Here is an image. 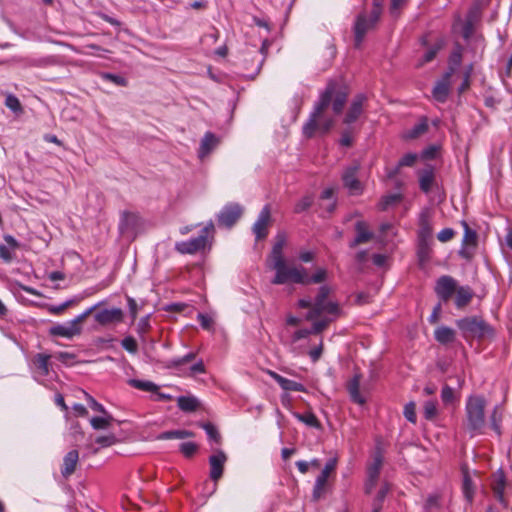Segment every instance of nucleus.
<instances>
[{
  "label": "nucleus",
  "mask_w": 512,
  "mask_h": 512,
  "mask_svg": "<svg viewBox=\"0 0 512 512\" xmlns=\"http://www.w3.org/2000/svg\"><path fill=\"white\" fill-rule=\"evenodd\" d=\"M329 293L330 288L326 285H323L319 288V292L314 302L309 297L302 298L298 301V307L311 308L306 314L307 320H314L322 314H328L332 316L325 317L319 321H315L311 328L312 334H317L323 331L331 321H333L341 314L339 305L334 301L328 300Z\"/></svg>",
  "instance_id": "obj_1"
},
{
  "label": "nucleus",
  "mask_w": 512,
  "mask_h": 512,
  "mask_svg": "<svg viewBox=\"0 0 512 512\" xmlns=\"http://www.w3.org/2000/svg\"><path fill=\"white\" fill-rule=\"evenodd\" d=\"M347 100V93L344 90H337L334 82H329L325 90L320 94L319 100L315 103L309 119L303 126V133L306 137H311L316 129L317 118L332 103V109L335 114H340Z\"/></svg>",
  "instance_id": "obj_2"
},
{
  "label": "nucleus",
  "mask_w": 512,
  "mask_h": 512,
  "mask_svg": "<svg viewBox=\"0 0 512 512\" xmlns=\"http://www.w3.org/2000/svg\"><path fill=\"white\" fill-rule=\"evenodd\" d=\"M485 399L482 396L468 397L465 405L467 426L471 435L482 432L485 426Z\"/></svg>",
  "instance_id": "obj_3"
},
{
  "label": "nucleus",
  "mask_w": 512,
  "mask_h": 512,
  "mask_svg": "<svg viewBox=\"0 0 512 512\" xmlns=\"http://www.w3.org/2000/svg\"><path fill=\"white\" fill-rule=\"evenodd\" d=\"M214 224L209 221L201 230L199 236L175 243V250L181 254H195L210 246L209 238L213 239Z\"/></svg>",
  "instance_id": "obj_4"
},
{
  "label": "nucleus",
  "mask_w": 512,
  "mask_h": 512,
  "mask_svg": "<svg viewBox=\"0 0 512 512\" xmlns=\"http://www.w3.org/2000/svg\"><path fill=\"white\" fill-rule=\"evenodd\" d=\"M271 267L275 270L276 274L272 280L273 284H285L288 282L306 284L308 281V274L306 269L302 266H287L285 262L279 263L277 265H271Z\"/></svg>",
  "instance_id": "obj_5"
},
{
  "label": "nucleus",
  "mask_w": 512,
  "mask_h": 512,
  "mask_svg": "<svg viewBox=\"0 0 512 512\" xmlns=\"http://www.w3.org/2000/svg\"><path fill=\"white\" fill-rule=\"evenodd\" d=\"M457 327L461 330L463 337L482 338L493 333L492 328L477 316L464 317L456 321Z\"/></svg>",
  "instance_id": "obj_6"
},
{
  "label": "nucleus",
  "mask_w": 512,
  "mask_h": 512,
  "mask_svg": "<svg viewBox=\"0 0 512 512\" xmlns=\"http://www.w3.org/2000/svg\"><path fill=\"white\" fill-rule=\"evenodd\" d=\"M383 0H379V2L375 3V7L371 12L369 18L365 15H359L355 22L354 32H355V46L359 47L364 39L365 34L368 30L373 28L380 17L381 13V3Z\"/></svg>",
  "instance_id": "obj_7"
},
{
  "label": "nucleus",
  "mask_w": 512,
  "mask_h": 512,
  "mask_svg": "<svg viewBox=\"0 0 512 512\" xmlns=\"http://www.w3.org/2000/svg\"><path fill=\"white\" fill-rule=\"evenodd\" d=\"M243 214V207L238 203L226 204L217 214L218 225L227 229L232 228Z\"/></svg>",
  "instance_id": "obj_8"
},
{
  "label": "nucleus",
  "mask_w": 512,
  "mask_h": 512,
  "mask_svg": "<svg viewBox=\"0 0 512 512\" xmlns=\"http://www.w3.org/2000/svg\"><path fill=\"white\" fill-rule=\"evenodd\" d=\"M359 165L347 167L342 174L344 187L350 195H360L363 192V185L357 177Z\"/></svg>",
  "instance_id": "obj_9"
},
{
  "label": "nucleus",
  "mask_w": 512,
  "mask_h": 512,
  "mask_svg": "<svg viewBox=\"0 0 512 512\" xmlns=\"http://www.w3.org/2000/svg\"><path fill=\"white\" fill-rule=\"evenodd\" d=\"M457 281L449 276L439 277L435 284V293L443 302H447L457 290Z\"/></svg>",
  "instance_id": "obj_10"
},
{
  "label": "nucleus",
  "mask_w": 512,
  "mask_h": 512,
  "mask_svg": "<svg viewBox=\"0 0 512 512\" xmlns=\"http://www.w3.org/2000/svg\"><path fill=\"white\" fill-rule=\"evenodd\" d=\"M123 316V310L121 308H104L94 313V320L101 326H107L122 322Z\"/></svg>",
  "instance_id": "obj_11"
},
{
  "label": "nucleus",
  "mask_w": 512,
  "mask_h": 512,
  "mask_svg": "<svg viewBox=\"0 0 512 512\" xmlns=\"http://www.w3.org/2000/svg\"><path fill=\"white\" fill-rule=\"evenodd\" d=\"M337 458L329 459L321 473L315 480L314 489H313V498L318 500L324 492L325 485L327 483L329 474L336 468Z\"/></svg>",
  "instance_id": "obj_12"
},
{
  "label": "nucleus",
  "mask_w": 512,
  "mask_h": 512,
  "mask_svg": "<svg viewBox=\"0 0 512 512\" xmlns=\"http://www.w3.org/2000/svg\"><path fill=\"white\" fill-rule=\"evenodd\" d=\"M227 462V455L222 450H217L209 457L210 473L209 476L215 484L222 477L224 466Z\"/></svg>",
  "instance_id": "obj_13"
},
{
  "label": "nucleus",
  "mask_w": 512,
  "mask_h": 512,
  "mask_svg": "<svg viewBox=\"0 0 512 512\" xmlns=\"http://www.w3.org/2000/svg\"><path fill=\"white\" fill-rule=\"evenodd\" d=\"M271 220V212L268 205L264 206L253 224L252 231L256 240L264 239L268 235V227Z\"/></svg>",
  "instance_id": "obj_14"
},
{
  "label": "nucleus",
  "mask_w": 512,
  "mask_h": 512,
  "mask_svg": "<svg viewBox=\"0 0 512 512\" xmlns=\"http://www.w3.org/2000/svg\"><path fill=\"white\" fill-rule=\"evenodd\" d=\"M140 224V217L133 212H123L119 221V231L121 235L132 236Z\"/></svg>",
  "instance_id": "obj_15"
},
{
  "label": "nucleus",
  "mask_w": 512,
  "mask_h": 512,
  "mask_svg": "<svg viewBox=\"0 0 512 512\" xmlns=\"http://www.w3.org/2000/svg\"><path fill=\"white\" fill-rule=\"evenodd\" d=\"M81 332L82 326H76L72 320L62 324H56L49 329L50 335L67 339H71L74 336L80 335Z\"/></svg>",
  "instance_id": "obj_16"
},
{
  "label": "nucleus",
  "mask_w": 512,
  "mask_h": 512,
  "mask_svg": "<svg viewBox=\"0 0 512 512\" xmlns=\"http://www.w3.org/2000/svg\"><path fill=\"white\" fill-rule=\"evenodd\" d=\"M382 467V456L377 454L374 457L373 463H371L367 469V481L365 484V489L367 493H370L372 489L375 487L380 470Z\"/></svg>",
  "instance_id": "obj_17"
},
{
  "label": "nucleus",
  "mask_w": 512,
  "mask_h": 512,
  "mask_svg": "<svg viewBox=\"0 0 512 512\" xmlns=\"http://www.w3.org/2000/svg\"><path fill=\"white\" fill-rule=\"evenodd\" d=\"M287 236L285 232H278L275 236V242L270 253L272 265L284 262L283 248L286 245Z\"/></svg>",
  "instance_id": "obj_18"
},
{
  "label": "nucleus",
  "mask_w": 512,
  "mask_h": 512,
  "mask_svg": "<svg viewBox=\"0 0 512 512\" xmlns=\"http://www.w3.org/2000/svg\"><path fill=\"white\" fill-rule=\"evenodd\" d=\"M365 100L366 97L364 94H358L355 96L344 119L346 124H351L359 118V116L362 114Z\"/></svg>",
  "instance_id": "obj_19"
},
{
  "label": "nucleus",
  "mask_w": 512,
  "mask_h": 512,
  "mask_svg": "<svg viewBox=\"0 0 512 512\" xmlns=\"http://www.w3.org/2000/svg\"><path fill=\"white\" fill-rule=\"evenodd\" d=\"M219 144V138L212 132H206L201 140L198 156L201 160L207 157Z\"/></svg>",
  "instance_id": "obj_20"
},
{
  "label": "nucleus",
  "mask_w": 512,
  "mask_h": 512,
  "mask_svg": "<svg viewBox=\"0 0 512 512\" xmlns=\"http://www.w3.org/2000/svg\"><path fill=\"white\" fill-rule=\"evenodd\" d=\"M268 375L274 379L280 387L285 391H297V392H306V388L303 384L287 379L278 373L269 370Z\"/></svg>",
  "instance_id": "obj_21"
},
{
  "label": "nucleus",
  "mask_w": 512,
  "mask_h": 512,
  "mask_svg": "<svg viewBox=\"0 0 512 512\" xmlns=\"http://www.w3.org/2000/svg\"><path fill=\"white\" fill-rule=\"evenodd\" d=\"M50 355L39 353L34 357V363L36 365V380L44 384V377L49 374V360Z\"/></svg>",
  "instance_id": "obj_22"
},
{
  "label": "nucleus",
  "mask_w": 512,
  "mask_h": 512,
  "mask_svg": "<svg viewBox=\"0 0 512 512\" xmlns=\"http://www.w3.org/2000/svg\"><path fill=\"white\" fill-rule=\"evenodd\" d=\"M78 461L79 453L77 450H71L64 456L61 470V474L64 478H68L74 473Z\"/></svg>",
  "instance_id": "obj_23"
},
{
  "label": "nucleus",
  "mask_w": 512,
  "mask_h": 512,
  "mask_svg": "<svg viewBox=\"0 0 512 512\" xmlns=\"http://www.w3.org/2000/svg\"><path fill=\"white\" fill-rule=\"evenodd\" d=\"M492 489L495 497L502 504H505L504 490H505V475L502 470H498L493 479Z\"/></svg>",
  "instance_id": "obj_24"
},
{
  "label": "nucleus",
  "mask_w": 512,
  "mask_h": 512,
  "mask_svg": "<svg viewBox=\"0 0 512 512\" xmlns=\"http://www.w3.org/2000/svg\"><path fill=\"white\" fill-rule=\"evenodd\" d=\"M455 293V305L458 309L467 306L473 298V291L469 286H460Z\"/></svg>",
  "instance_id": "obj_25"
},
{
  "label": "nucleus",
  "mask_w": 512,
  "mask_h": 512,
  "mask_svg": "<svg viewBox=\"0 0 512 512\" xmlns=\"http://www.w3.org/2000/svg\"><path fill=\"white\" fill-rule=\"evenodd\" d=\"M448 76L446 75L445 79L437 82L432 90L433 98L439 103H444L449 95Z\"/></svg>",
  "instance_id": "obj_26"
},
{
  "label": "nucleus",
  "mask_w": 512,
  "mask_h": 512,
  "mask_svg": "<svg viewBox=\"0 0 512 512\" xmlns=\"http://www.w3.org/2000/svg\"><path fill=\"white\" fill-rule=\"evenodd\" d=\"M357 235L353 242L350 244L351 247H355L358 244L368 242L373 234L368 230L367 224L364 221H358L355 225Z\"/></svg>",
  "instance_id": "obj_27"
},
{
  "label": "nucleus",
  "mask_w": 512,
  "mask_h": 512,
  "mask_svg": "<svg viewBox=\"0 0 512 512\" xmlns=\"http://www.w3.org/2000/svg\"><path fill=\"white\" fill-rule=\"evenodd\" d=\"M434 178H435V175H434V170L432 167H428V168L422 170L420 172V176H419L420 189L423 192L428 193L432 188Z\"/></svg>",
  "instance_id": "obj_28"
},
{
  "label": "nucleus",
  "mask_w": 512,
  "mask_h": 512,
  "mask_svg": "<svg viewBox=\"0 0 512 512\" xmlns=\"http://www.w3.org/2000/svg\"><path fill=\"white\" fill-rule=\"evenodd\" d=\"M334 188H326L321 194V207L328 213H332L336 207V198Z\"/></svg>",
  "instance_id": "obj_29"
},
{
  "label": "nucleus",
  "mask_w": 512,
  "mask_h": 512,
  "mask_svg": "<svg viewBox=\"0 0 512 512\" xmlns=\"http://www.w3.org/2000/svg\"><path fill=\"white\" fill-rule=\"evenodd\" d=\"M435 339L441 344H449L455 340V331L447 326H440L434 332Z\"/></svg>",
  "instance_id": "obj_30"
},
{
  "label": "nucleus",
  "mask_w": 512,
  "mask_h": 512,
  "mask_svg": "<svg viewBox=\"0 0 512 512\" xmlns=\"http://www.w3.org/2000/svg\"><path fill=\"white\" fill-rule=\"evenodd\" d=\"M177 405L184 412H193L199 407V400L195 396H179Z\"/></svg>",
  "instance_id": "obj_31"
},
{
  "label": "nucleus",
  "mask_w": 512,
  "mask_h": 512,
  "mask_svg": "<svg viewBox=\"0 0 512 512\" xmlns=\"http://www.w3.org/2000/svg\"><path fill=\"white\" fill-rule=\"evenodd\" d=\"M359 387L360 377L358 375H355L348 384V391L352 401L362 405L365 403V399L361 396L359 392Z\"/></svg>",
  "instance_id": "obj_32"
},
{
  "label": "nucleus",
  "mask_w": 512,
  "mask_h": 512,
  "mask_svg": "<svg viewBox=\"0 0 512 512\" xmlns=\"http://www.w3.org/2000/svg\"><path fill=\"white\" fill-rule=\"evenodd\" d=\"M417 160V154L416 153H407L405 154L398 162L397 166L389 170L387 172V176L389 178L395 177V175L398 173L399 169L404 166H412Z\"/></svg>",
  "instance_id": "obj_33"
},
{
  "label": "nucleus",
  "mask_w": 512,
  "mask_h": 512,
  "mask_svg": "<svg viewBox=\"0 0 512 512\" xmlns=\"http://www.w3.org/2000/svg\"><path fill=\"white\" fill-rule=\"evenodd\" d=\"M194 437V433L189 430H171L162 432L157 436L159 440H168V439H185Z\"/></svg>",
  "instance_id": "obj_34"
},
{
  "label": "nucleus",
  "mask_w": 512,
  "mask_h": 512,
  "mask_svg": "<svg viewBox=\"0 0 512 512\" xmlns=\"http://www.w3.org/2000/svg\"><path fill=\"white\" fill-rule=\"evenodd\" d=\"M128 383L133 388L147 392H157L159 389L157 384L148 380L130 379Z\"/></svg>",
  "instance_id": "obj_35"
},
{
  "label": "nucleus",
  "mask_w": 512,
  "mask_h": 512,
  "mask_svg": "<svg viewBox=\"0 0 512 512\" xmlns=\"http://www.w3.org/2000/svg\"><path fill=\"white\" fill-rule=\"evenodd\" d=\"M427 129H428L427 121L425 119L421 120L419 123L414 125L413 128H411L410 130L405 132L404 137L406 139H414V138L420 136L421 134H423L424 132H426Z\"/></svg>",
  "instance_id": "obj_36"
},
{
  "label": "nucleus",
  "mask_w": 512,
  "mask_h": 512,
  "mask_svg": "<svg viewBox=\"0 0 512 512\" xmlns=\"http://www.w3.org/2000/svg\"><path fill=\"white\" fill-rule=\"evenodd\" d=\"M104 417H92L90 419V424L93 429L100 430L106 429L110 426L111 421L113 420L112 416L107 414H103Z\"/></svg>",
  "instance_id": "obj_37"
},
{
  "label": "nucleus",
  "mask_w": 512,
  "mask_h": 512,
  "mask_svg": "<svg viewBox=\"0 0 512 512\" xmlns=\"http://www.w3.org/2000/svg\"><path fill=\"white\" fill-rule=\"evenodd\" d=\"M463 495L466 500L471 503L474 496V487L471 478L468 474H464L463 477V485H462Z\"/></svg>",
  "instance_id": "obj_38"
},
{
  "label": "nucleus",
  "mask_w": 512,
  "mask_h": 512,
  "mask_svg": "<svg viewBox=\"0 0 512 512\" xmlns=\"http://www.w3.org/2000/svg\"><path fill=\"white\" fill-rule=\"evenodd\" d=\"M501 421L502 414L498 406L494 407L492 414L490 416V422L492 429L496 432L497 435L501 434Z\"/></svg>",
  "instance_id": "obj_39"
},
{
  "label": "nucleus",
  "mask_w": 512,
  "mask_h": 512,
  "mask_svg": "<svg viewBox=\"0 0 512 512\" xmlns=\"http://www.w3.org/2000/svg\"><path fill=\"white\" fill-rule=\"evenodd\" d=\"M401 199H402V196L399 193L386 195L381 199V201L379 203V207L381 210H386L390 206H392L396 203H399L401 201Z\"/></svg>",
  "instance_id": "obj_40"
},
{
  "label": "nucleus",
  "mask_w": 512,
  "mask_h": 512,
  "mask_svg": "<svg viewBox=\"0 0 512 512\" xmlns=\"http://www.w3.org/2000/svg\"><path fill=\"white\" fill-rule=\"evenodd\" d=\"M5 106L9 108L14 113H21L22 112V106L19 101V99L13 95L8 94L5 98Z\"/></svg>",
  "instance_id": "obj_41"
},
{
  "label": "nucleus",
  "mask_w": 512,
  "mask_h": 512,
  "mask_svg": "<svg viewBox=\"0 0 512 512\" xmlns=\"http://www.w3.org/2000/svg\"><path fill=\"white\" fill-rule=\"evenodd\" d=\"M294 416L301 422L305 423L310 427H319V421L313 413H295Z\"/></svg>",
  "instance_id": "obj_42"
},
{
  "label": "nucleus",
  "mask_w": 512,
  "mask_h": 512,
  "mask_svg": "<svg viewBox=\"0 0 512 512\" xmlns=\"http://www.w3.org/2000/svg\"><path fill=\"white\" fill-rule=\"evenodd\" d=\"M437 412H438V410H437L436 401L429 400L424 403L423 413H424L425 419H427V420L434 419L437 415Z\"/></svg>",
  "instance_id": "obj_43"
},
{
  "label": "nucleus",
  "mask_w": 512,
  "mask_h": 512,
  "mask_svg": "<svg viewBox=\"0 0 512 512\" xmlns=\"http://www.w3.org/2000/svg\"><path fill=\"white\" fill-rule=\"evenodd\" d=\"M403 415L407 419V421L413 424L416 423V404L414 401H410L404 406Z\"/></svg>",
  "instance_id": "obj_44"
},
{
  "label": "nucleus",
  "mask_w": 512,
  "mask_h": 512,
  "mask_svg": "<svg viewBox=\"0 0 512 512\" xmlns=\"http://www.w3.org/2000/svg\"><path fill=\"white\" fill-rule=\"evenodd\" d=\"M200 426L205 430L210 440L215 441L217 443L220 442V434L214 425H212L211 423H203Z\"/></svg>",
  "instance_id": "obj_45"
},
{
  "label": "nucleus",
  "mask_w": 512,
  "mask_h": 512,
  "mask_svg": "<svg viewBox=\"0 0 512 512\" xmlns=\"http://www.w3.org/2000/svg\"><path fill=\"white\" fill-rule=\"evenodd\" d=\"M83 394H84V397H85V400L87 401L88 405L90 406V408L96 412H99L101 414H107V410L105 409V407L97 402L90 394H88L87 392L83 391Z\"/></svg>",
  "instance_id": "obj_46"
},
{
  "label": "nucleus",
  "mask_w": 512,
  "mask_h": 512,
  "mask_svg": "<svg viewBox=\"0 0 512 512\" xmlns=\"http://www.w3.org/2000/svg\"><path fill=\"white\" fill-rule=\"evenodd\" d=\"M102 302L96 303L95 305L87 308L85 311H83L81 314L77 315L72 321L76 326H81V323L92 313L94 312Z\"/></svg>",
  "instance_id": "obj_47"
},
{
  "label": "nucleus",
  "mask_w": 512,
  "mask_h": 512,
  "mask_svg": "<svg viewBox=\"0 0 512 512\" xmlns=\"http://www.w3.org/2000/svg\"><path fill=\"white\" fill-rule=\"evenodd\" d=\"M313 203V198L311 196H304L301 198L294 207V211L296 213H301L307 210Z\"/></svg>",
  "instance_id": "obj_48"
},
{
  "label": "nucleus",
  "mask_w": 512,
  "mask_h": 512,
  "mask_svg": "<svg viewBox=\"0 0 512 512\" xmlns=\"http://www.w3.org/2000/svg\"><path fill=\"white\" fill-rule=\"evenodd\" d=\"M55 357L65 365H73L76 363V356L69 352H58Z\"/></svg>",
  "instance_id": "obj_49"
},
{
  "label": "nucleus",
  "mask_w": 512,
  "mask_h": 512,
  "mask_svg": "<svg viewBox=\"0 0 512 512\" xmlns=\"http://www.w3.org/2000/svg\"><path fill=\"white\" fill-rule=\"evenodd\" d=\"M179 449L184 456L191 457L197 451L198 446L194 442H184Z\"/></svg>",
  "instance_id": "obj_50"
},
{
  "label": "nucleus",
  "mask_w": 512,
  "mask_h": 512,
  "mask_svg": "<svg viewBox=\"0 0 512 512\" xmlns=\"http://www.w3.org/2000/svg\"><path fill=\"white\" fill-rule=\"evenodd\" d=\"M96 443L99 444L101 448L110 447L116 443V437L113 434L99 436L96 438Z\"/></svg>",
  "instance_id": "obj_51"
},
{
  "label": "nucleus",
  "mask_w": 512,
  "mask_h": 512,
  "mask_svg": "<svg viewBox=\"0 0 512 512\" xmlns=\"http://www.w3.org/2000/svg\"><path fill=\"white\" fill-rule=\"evenodd\" d=\"M121 345L122 347L130 352V353H136L137 352V343H136V340L131 337V336H128V337H125L122 342H121Z\"/></svg>",
  "instance_id": "obj_52"
},
{
  "label": "nucleus",
  "mask_w": 512,
  "mask_h": 512,
  "mask_svg": "<svg viewBox=\"0 0 512 512\" xmlns=\"http://www.w3.org/2000/svg\"><path fill=\"white\" fill-rule=\"evenodd\" d=\"M150 328V315H146L138 321L137 332L144 335Z\"/></svg>",
  "instance_id": "obj_53"
},
{
  "label": "nucleus",
  "mask_w": 512,
  "mask_h": 512,
  "mask_svg": "<svg viewBox=\"0 0 512 512\" xmlns=\"http://www.w3.org/2000/svg\"><path fill=\"white\" fill-rule=\"evenodd\" d=\"M326 275V270L323 268H319L311 277L308 276V281L306 282V284L310 282L321 283L326 279Z\"/></svg>",
  "instance_id": "obj_54"
},
{
  "label": "nucleus",
  "mask_w": 512,
  "mask_h": 512,
  "mask_svg": "<svg viewBox=\"0 0 512 512\" xmlns=\"http://www.w3.org/2000/svg\"><path fill=\"white\" fill-rule=\"evenodd\" d=\"M441 399L445 404L451 403L454 400V390L448 385H445L441 391Z\"/></svg>",
  "instance_id": "obj_55"
},
{
  "label": "nucleus",
  "mask_w": 512,
  "mask_h": 512,
  "mask_svg": "<svg viewBox=\"0 0 512 512\" xmlns=\"http://www.w3.org/2000/svg\"><path fill=\"white\" fill-rule=\"evenodd\" d=\"M194 358H195V354L190 352L182 357L173 359L171 361V363L174 367H180V366L184 365L185 363L192 361Z\"/></svg>",
  "instance_id": "obj_56"
},
{
  "label": "nucleus",
  "mask_w": 512,
  "mask_h": 512,
  "mask_svg": "<svg viewBox=\"0 0 512 512\" xmlns=\"http://www.w3.org/2000/svg\"><path fill=\"white\" fill-rule=\"evenodd\" d=\"M454 234L455 231L453 229L444 228L438 233L437 238L440 242H448L453 238Z\"/></svg>",
  "instance_id": "obj_57"
},
{
  "label": "nucleus",
  "mask_w": 512,
  "mask_h": 512,
  "mask_svg": "<svg viewBox=\"0 0 512 512\" xmlns=\"http://www.w3.org/2000/svg\"><path fill=\"white\" fill-rule=\"evenodd\" d=\"M197 319L202 328L209 330L212 326L213 320L208 314L199 313Z\"/></svg>",
  "instance_id": "obj_58"
},
{
  "label": "nucleus",
  "mask_w": 512,
  "mask_h": 512,
  "mask_svg": "<svg viewBox=\"0 0 512 512\" xmlns=\"http://www.w3.org/2000/svg\"><path fill=\"white\" fill-rule=\"evenodd\" d=\"M18 61L22 62L26 67H41L45 64L43 59L23 58Z\"/></svg>",
  "instance_id": "obj_59"
},
{
  "label": "nucleus",
  "mask_w": 512,
  "mask_h": 512,
  "mask_svg": "<svg viewBox=\"0 0 512 512\" xmlns=\"http://www.w3.org/2000/svg\"><path fill=\"white\" fill-rule=\"evenodd\" d=\"M437 54L436 48H431L425 52L422 59L419 61L418 66H423L424 64L431 62Z\"/></svg>",
  "instance_id": "obj_60"
},
{
  "label": "nucleus",
  "mask_w": 512,
  "mask_h": 512,
  "mask_svg": "<svg viewBox=\"0 0 512 512\" xmlns=\"http://www.w3.org/2000/svg\"><path fill=\"white\" fill-rule=\"evenodd\" d=\"M474 32V25L471 20H467L462 27V36L468 40Z\"/></svg>",
  "instance_id": "obj_61"
},
{
  "label": "nucleus",
  "mask_w": 512,
  "mask_h": 512,
  "mask_svg": "<svg viewBox=\"0 0 512 512\" xmlns=\"http://www.w3.org/2000/svg\"><path fill=\"white\" fill-rule=\"evenodd\" d=\"M319 117L316 122V129H320L323 133H326L333 126V120L331 118L324 119L322 122L318 123Z\"/></svg>",
  "instance_id": "obj_62"
},
{
  "label": "nucleus",
  "mask_w": 512,
  "mask_h": 512,
  "mask_svg": "<svg viewBox=\"0 0 512 512\" xmlns=\"http://www.w3.org/2000/svg\"><path fill=\"white\" fill-rule=\"evenodd\" d=\"M322 350H323V342L320 341V343L317 347H315L309 351V356H310L312 362L315 363L320 359Z\"/></svg>",
  "instance_id": "obj_63"
},
{
  "label": "nucleus",
  "mask_w": 512,
  "mask_h": 512,
  "mask_svg": "<svg viewBox=\"0 0 512 512\" xmlns=\"http://www.w3.org/2000/svg\"><path fill=\"white\" fill-rule=\"evenodd\" d=\"M0 257L5 262H10L13 259V254L11 249L6 245H0Z\"/></svg>",
  "instance_id": "obj_64"
}]
</instances>
